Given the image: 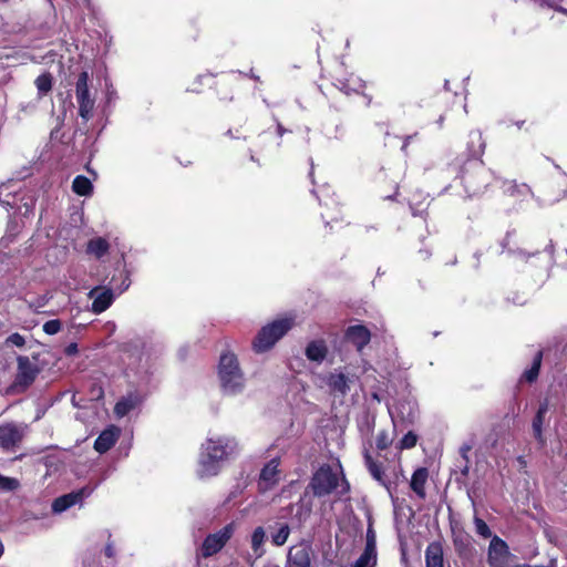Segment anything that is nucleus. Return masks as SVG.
<instances>
[{
	"label": "nucleus",
	"mask_w": 567,
	"mask_h": 567,
	"mask_svg": "<svg viewBox=\"0 0 567 567\" xmlns=\"http://www.w3.org/2000/svg\"><path fill=\"white\" fill-rule=\"evenodd\" d=\"M237 442L229 436L208 437L200 449L197 474L212 477L218 474L221 463L236 452Z\"/></svg>",
	"instance_id": "1"
},
{
	"label": "nucleus",
	"mask_w": 567,
	"mask_h": 567,
	"mask_svg": "<svg viewBox=\"0 0 567 567\" xmlns=\"http://www.w3.org/2000/svg\"><path fill=\"white\" fill-rule=\"evenodd\" d=\"M456 178L460 179L468 197H477L488 189L494 181L493 172L486 167L484 161H463V156L453 162Z\"/></svg>",
	"instance_id": "2"
},
{
	"label": "nucleus",
	"mask_w": 567,
	"mask_h": 567,
	"mask_svg": "<svg viewBox=\"0 0 567 567\" xmlns=\"http://www.w3.org/2000/svg\"><path fill=\"white\" fill-rule=\"evenodd\" d=\"M218 379L221 391L226 395H236L244 391V373L239 367L237 357L234 353L226 352L220 355Z\"/></svg>",
	"instance_id": "3"
},
{
	"label": "nucleus",
	"mask_w": 567,
	"mask_h": 567,
	"mask_svg": "<svg viewBox=\"0 0 567 567\" xmlns=\"http://www.w3.org/2000/svg\"><path fill=\"white\" fill-rule=\"evenodd\" d=\"M350 492V484L346 478L342 465L338 458L321 464V495L334 493L342 498Z\"/></svg>",
	"instance_id": "4"
},
{
	"label": "nucleus",
	"mask_w": 567,
	"mask_h": 567,
	"mask_svg": "<svg viewBox=\"0 0 567 567\" xmlns=\"http://www.w3.org/2000/svg\"><path fill=\"white\" fill-rule=\"evenodd\" d=\"M293 326L292 318H281L261 328L254 340V350L265 352L281 339Z\"/></svg>",
	"instance_id": "5"
},
{
	"label": "nucleus",
	"mask_w": 567,
	"mask_h": 567,
	"mask_svg": "<svg viewBox=\"0 0 567 567\" xmlns=\"http://www.w3.org/2000/svg\"><path fill=\"white\" fill-rule=\"evenodd\" d=\"M234 532L235 526L233 523H229L219 530L208 534L204 538L200 547L196 549V557L206 559L218 554L230 540Z\"/></svg>",
	"instance_id": "6"
},
{
	"label": "nucleus",
	"mask_w": 567,
	"mask_h": 567,
	"mask_svg": "<svg viewBox=\"0 0 567 567\" xmlns=\"http://www.w3.org/2000/svg\"><path fill=\"white\" fill-rule=\"evenodd\" d=\"M89 73L83 71L79 74L76 85H75V94L79 103V115L87 121L94 109V100L90 97L89 92Z\"/></svg>",
	"instance_id": "7"
},
{
	"label": "nucleus",
	"mask_w": 567,
	"mask_h": 567,
	"mask_svg": "<svg viewBox=\"0 0 567 567\" xmlns=\"http://www.w3.org/2000/svg\"><path fill=\"white\" fill-rule=\"evenodd\" d=\"M27 425L6 423L0 425V446L6 451H14L21 444Z\"/></svg>",
	"instance_id": "8"
},
{
	"label": "nucleus",
	"mask_w": 567,
	"mask_h": 567,
	"mask_svg": "<svg viewBox=\"0 0 567 567\" xmlns=\"http://www.w3.org/2000/svg\"><path fill=\"white\" fill-rule=\"evenodd\" d=\"M364 465L372 476L374 481H377L381 486H383L390 494L392 493V488L394 482H392L389 476L385 474L384 464L378 460H375L370 450L364 449L363 453Z\"/></svg>",
	"instance_id": "9"
},
{
	"label": "nucleus",
	"mask_w": 567,
	"mask_h": 567,
	"mask_svg": "<svg viewBox=\"0 0 567 567\" xmlns=\"http://www.w3.org/2000/svg\"><path fill=\"white\" fill-rule=\"evenodd\" d=\"M18 372L14 379V386L25 390L35 380L39 369L31 362L28 357L19 355L17 358Z\"/></svg>",
	"instance_id": "10"
},
{
	"label": "nucleus",
	"mask_w": 567,
	"mask_h": 567,
	"mask_svg": "<svg viewBox=\"0 0 567 567\" xmlns=\"http://www.w3.org/2000/svg\"><path fill=\"white\" fill-rule=\"evenodd\" d=\"M486 143L480 130H473L467 135L465 151L456 157L463 156V161H483Z\"/></svg>",
	"instance_id": "11"
},
{
	"label": "nucleus",
	"mask_w": 567,
	"mask_h": 567,
	"mask_svg": "<svg viewBox=\"0 0 567 567\" xmlns=\"http://www.w3.org/2000/svg\"><path fill=\"white\" fill-rule=\"evenodd\" d=\"M324 383L330 395L336 399H343L350 390L352 380L346 373L336 370L324 378Z\"/></svg>",
	"instance_id": "12"
},
{
	"label": "nucleus",
	"mask_w": 567,
	"mask_h": 567,
	"mask_svg": "<svg viewBox=\"0 0 567 567\" xmlns=\"http://www.w3.org/2000/svg\"><path fill=\"white\" fill-rule=\"evenodd\" d=\"M508 555L509 548L507 543L497 535H494L489 542L487 551V563L489 567H504Z\"/></svg>",
	"instance_id": "13"
},
{
	"label": "nucleus",
	"mask_w": 567,
	"mask_h": 567,
	"mask_svg": "<svg viewBox=\"0 0 567 567\" xmlns=\"http://www.w3.org/2000/svg\"><path fill=\"white\" fill-rule=\"evenodd\" d=\"M372 333L364 324L349 326L344 330L346 341L351 343L358 352H362V350L370 343Z\"/></svg>",
	"instance_id": "14"
},
{
	"label": "nucleus",
	"mask_w": 567,
	"mask_h": 567,
	"mask_svg": "<svg viewBox=\"0 0 567 567\" xmlns=\"http://www.w3.org/2000/svg\"><path fill=\"white\" fill-rule=\"evenodd\" d=\"M312 555L313 551L307 543L292 546L288 551L286 567H310Z\"/></svg>",
	"instance_id": "15"
},
{
	"label": "nucleus",
	"mask_w": 567,
	"mask_h": 567,
	"mask_svg": "<svg viewBox=\"0 0 567 567\" xmlns=\"http://www.w3.org/2000/svg\"><path fill=\"white\" fill-rule=\"evenodd\" d=\"M87 297L93 299L91 310L96 315L105 311L114 301L113 290L100 286L91 289Z\"/></svg>",
	"instance_id": "16"
},
{
	"label": "nucleus",
	"mask_w": 567,
	"mask_h": 567,
	"mask_svg": "<svg viewBox=\"0 0 567 567\" xmlns=\"http://www.w3.org/2000/svg\"><path fill=\"white\" fill-rule=\"evenodd\" d=\"M92 493V488L83 487L76 492H72L65 495H62L54 499L52 504V511L54 513H62L70 508L71 506L82 502V499L89 496Z\"/></svg>",
	"instance_id": "17"
},
{
	"label": "nucleus",
	"mask_w": 567,
	"mask_h": 567,
	"mask_svg": "<svg viewBox=\"0 0 567 567\" xmlns=\"http://www.w3.org/2000/svg\"><path fill=\"white\" fill-rule=\"evenodd\" d=\"M279 461L278 458H272L269 461L260 472L259 476V488L261 491H268L272 488L279 482V471H278Z\"/></svg>",
	"instance_id": "18"
},
{
	"label": "nucleus",
	"mask_w": 567,
	"mask_h": 567,
	"mask_svg": "<svg viewBox=\"0 0 567 567\" xmlns=\"http://www.w3.org/2000/svg\"><path fill=\"white\" fill-rule=\"evenodd\" d=\"M452 540L455 551L460 557H466L472 554V536L464 528L452 527Z\"/></svg>",
	"instance_id": "19"
},
{
	"label": "nucleus",
	"mask_w": 567,
	"mask_h": 567,
	"mask_svg": "<svg viewBox=\"0 0 567 567\" xmlns=\"http://www.w3.org/2000/svg\"><path fill=\"white\" fill-rule=\"evenodd\" d=\"M548 410H549V402H548V399H545L539 403L538 409H537V411L533 417V422H532L533 435H534L535 440L542 445H544L546 442L544 434H543V426L545 424L546 414H547Z\"/></svg>",
	"instance_id": "20"
},
{
	"label": "nucleus",
	"mask_w": 567,
	"mask_h": 567,
	"mask_svg": "<svg viewBox=\"0 0 567 567\" xmlns=\"http://www.w3.org/2000/svg\"><path fill=\"white\" fill-rule=\"evenodd\" d=\"M425 567H445L443 544L431 542L425 549Z\"/></svg>",
	"instance_id": "21"
},
{
	"label": "nucleus",
	"mask_w": 567,
	"mask_h": 567,
	"mask_svg": "<svg viewBox=\"0 0 567 567\" xmlns=\"http://www.w3.org/2000/svg\"><path fill=\"white\" fill-rule=\"evenodd\" d=\"M16 184L12 182L3 183L0 185V204L6 208H16L21 210V206H18L19 195L16 189Z\"/></svg>",
	"instance_id": "22"
},
{
	"label": "nucleus",
	"mask_w": 567,
	"mask_h": 567,
	"mask_svg": "<svg viewBox=\"0 0 567 567\" xmlns=\"http://www.w3.org/2000/svg\"><path fill=\"white\" fill-rule=\"evenodd\" d=\"M336 86L346 95L361 94L365 87V83L354 74H350L346 79H338Z\"/></svg>",
	"instance_id": "23"
},
{
	"label": "nucleus",
	"mask_w": 567,
	"mask_h": 567,
	"mask_svg": "<svg viewBox=\"0 0 567 567\" xmlns=\"http://www.w3.org/2000/svg\"><path fill=\"white\" fill-rule=\"evenodd\" d=\"M142 402L138 393L132 392L123 396L114 406V413L118 417H123L134 410Z\"/></svg>",
	"instance_id": "24"
},
{
	"label": "nucleus",
	"mask_w": 567,
	"mask_h": 567,
	"mask_svg": "<svg viewBox=\"0 0 567 567\" xmlns=\"http://www.w3.org/2000/svg\"><path fill=\"white\" fill-rule=\"evenodd\" d=\"M118 436V430L111 427L104 430L94 442V449L99 453L107 452L115 443Z\"/></svg>",
	"instance_id": "25"
},
{
	"label": "nucleus",
	"mask_w": 567,
	"mask_h": 567,
	"mask_svg": "<svg viewBox=\"0 0 567 567\" xmlns=\"http://www.w3.org/2000/svg\"><path fill=\"white\" fill-rule=\"evenodd\" d=\"M429 477V471L426 467L416 468L411 477L410 487L411 489L422 499L425 498V484Z\"/></svg>",
	"instance_id": "26"
},
{
	"label": "nucleus",
	"mask_w": 567,
	"mask_h": 567,
	"mask_svg": "<svg viewBox=\"0 0 567 567\" xmlns=\"http://www.w3.org/2000/svg\"><path fill=\"white\" fill-rule=\"evenodd\" d=\"M266 539H267L266 529L262 526L256 527L250 537V546H251V550H252V554L256 559H258L265 555Z\"/></svg>",
	"instance_id": "27"
},
{
	"label": "nucleus",
	"mask_w": 567,
	"mask_h": 567,
	"mask_svg": "<svg viewBox=\"0 0 567 567\" xmlns=\"http://www.w3.org/2000/svg\"><path fill=\"white\" fill-rule=\"evenodd\" d=\"M268 530L270 533L271 543L275 546L285 545L290 535V527L287 523L277 522L274 525H269Z\"/></svg>",
	"instance_id": "28"
},
{
	"label": "nucleus",
	"mask_w": 567,
	"mask_h": 567,
	"mask_svg": "<svg viewBox=\"0 0 567 567\" xmlns=\"http://www.w3.org/2000/svg\"><path fill=\"white\" fill-rule=\"evenodd\" d=\"M543 362V351L538 350L532 361V365L529 369L525 370L519 378V382H527L529 384L537 381L542 368Z\"/></svg>",
	"instance_id": "29"
},
{
	"label": "nucleus",
	"mask_w": 567,
	"mask_h": 567,
	"mask_svg": "<svg viewBox=\"0 0 567 567\" xmlns=\"http://www.w3.org/2000/svg\"><path fill=\"white\" fill-rule=\"evenodd\" d=\"M504 193L513 197H526L528 195H532V188L526 183L507 181L504 183Z\"/></svg>",
	"instance_id": "30"
},
{
	"label": "nucleus",
	"mask_w": 567,
	"mask_h": 567,
	"mask_svg": "<svg viewBox=\"0 0 567 567\" xmlns=\"http://www.w3.org/2000/svg\"><path fill=\"white\" fill-rule=\"evenodd\" d=\"M72 189L75 194L80 196H89L93 192V185L87 177L83 175H78L73 179Z\"/></svg>",
	"instance_id": "31"
},
{
	"label": "nucleus",
	"mask_w": 567,
	"mask_h": 567,
	"mask_svg": "<svg viewBox=\"0 0 567 567\" xmlns=\"http://www.w3.org/2000/svg\"><path fill=\"white\" fill-rule=\"evenodd\" d=\"M377 565V551L372 550V545L364 547L363 553L351 567H374Z\"/></svg>",
	"instance_id": "32"
},
{
	"label": "nucleus",
	"mask_w": 567,
	"mask_h": 567,
	"mask_svg": "<svg viewBox=\"0 0 567 567\" xmlns=\"http://www.w3.org/2000/svg\"><path fill=\"white\" fill-rule=\"evenodd\" d=\"M109 243L102 238H93L87 243V252L94 255L96 258H101L109 250Z\"/></svg>",
	"instance_id": "33"
},
{
	"label": "nucleus",
	"mask_w": 567,
	"mask_h": 567,
	"mask_svg": "<svg viewBox=\"0 0 567 567\" xmlns=\"http://www.w3.org/2000/svg\"><path fill=\"white\" fill-rule=\"evenodd\" d=\"M34 84L39 99H42L52 90L53 78L50 73H43L35 79Z\"/></svg>",
	"instance_id": "34"
},
{
	"label": "nucleus",
	"mask_w": 567,
	"mask_h": 567,
	"mask_svg": "<svg viewBox=\"0 0 567 567\" xmlns=\"http://www.w3.org/2000/svg\"><path fill=\"white\" fill-rule=\"evenodd\" d=\"M393 443V436L388 430H380L375 436V449L379 452L388 450Z\"/></svg>",
	"instance_id": "35"
},
{
	"label": "nucleus",
	"mask_w": 567,
	"mask_h": 567,
	"mask_svg": "<svg viewBox=\"0 0 567 567\" xmlns=\"http://www.w3.org/2000/svg\"><path fill=\"white\" fill-rule=\"evenodd\" d=\"M419 436L413 432L409 431L403 437L396 443L395 449L399 452L404 450L413 449L417 443Z\"/></svg>",
	"instance_id": "36"
},
{
	"label": "nucleus",
	"mask_w": 567,
	"mask_h": 567,
	"mask_svg": "<svg viewBox=\"0 0 567 567\" xmlns=\"http://www.w3.org/2000/svg\"><path fill=\"white\" fill-rule=\"evenodd\" d=\"M19 198H23L22 200H18V206H21V210H19V213L24 217H28L34 208L35 200L33 196H28L27 198L24 196H19Z\"/></svg>",
	"instance_id": "37"
},
{
	"label": "nucleus",
	"mask_w": 567,
	"mask_h": 567,
	"mask_svg": "<svg viewBox=\"0 0 567 567\" xmlns=\"http://www.w3.org/2000/svg\"><path fill=\"white\" fill-rule=\"evenodd\" d=\"M474 525L476 533L483 538L492 537V530L484 519L478 516H474Z\"/></svg>",
	"instance_id": "38"
},
{
	"label": "nucleus",
	"mask_w": 567,
	"mask_h": 567,
	"mask_svg": "<svg viewBox=\"0 0 567 567\" xmlns=\"http://www.w3.org/2000/svg\"><path fill=\"white\" fill-rule=\"evenodd\" d=\"M19 481L12 477H6L0 474V489L2 491H14L19 487Z\"/></svg>",
	"instance_id": "39"
},
{
	"label": "nucleus",
	"mask_w": 567,
	"mask_h": 567,
	"mask_svg": "<svg viewBox=\"0 0 567 567\" xmlns=\"http://www.w3.org/2000/svg\"><path fill=\"white\" fill-rule=\"evenodd\" d=\"M61 321L58 319L49 320L43 324V331L47 334L53 336L56 334L61 330Z\"/></svg>",
	"instance_id": "40"
},
{
	"label": "nucleus",
	"mask_w": 567,
	"mask_h": 567,
	"mask_svg": "<svg viewBox=\"0 0 567 567\" xmlns=\"http://www.w3.org/2000/svg\"><path fill=\"white\" fill-rule=\"evenodd\" d=\"M6 344L22 348L25 344V339L20 333L14 332L6 339Z\"/></svg>",
	"instance_id": "41"
},
{
	"label": "nucleus",
	"mask_w": 567,
	"mask_h": 567,
	"mask_svg": "<svg viewBox=\"0 0 567 567\" xmlns=\"http://www.w3.org/2000/svg\"><path fill=\"white\" fill-rule=\"evenodd\" d=\"M380 194L384 199H394V197L399 194V184L396 181H393L390 189H383L382 186H380Z\"/></svg>",
	"instance_id": "42"
},
{
	"label": "nucleus",
	"mask_w": 567,
	"mask_h": 567,
	"mask_svg": "<svg viewBox=\"0 0 567 567\" xmlns=\"http://www.w3.org/2000/svg\"><path fill=\"white\" fill-rule=\"evenodd\" d=\"M306 354H307L308 359H310L312 361H318L319 360V342L318 341L310 342L306 349Z\"/></svg>",
	"instance_id": "43"
},
{
	"label": "nucleus",
	"mask_w": 567,
	"mask_h": 567,
	"mask_svg": "<svg viewBox=\"0 0 567 567\" xmlns=\"http://www.w3.org/2000/svg\"><path fill=\"white\" fill-rule=\"evenodd\" d=\"M309 165H310V168H309V173H308V177L311 182V185L312 187L310 188V193L317 197V190H316V181H315V159L312 157L309 158Z\"/></svg>",
	"instance_id": "44"
},
{
	"label": "nucleus",
	"mask_w": 567,
	"mask_h": 567,
	"mask_svg": "<svg viewBox=\"0 0 567 567\" xmlns=\"http://www.w3.org/2000/svg\"><path fill=\"white\" fill-rule=\"evenodd\" d=\"M310 488L313 492V495H319V471H316L312 475V480L310 483Z\"/></svg>",
	"instance_id": "45"
},
{
	"label": "nucleus",
	"mask_w": 567,
	"mask_h": 567,
	"mask_svg": "<svg viewBox=\"0 0 567 567\" xmlns=\"http://www.w3.org/2000/svg\"><path fill=\"white\" fill-rule=\"evenodd\" d=\"M371 543L372 545V550L373 551H377V546H375V536H374V533L372 529H368L367 532V542H365V546H369Z\"/></svg>",
	"instance_id": "46"
},
{
	"label": "nucleus",
	"mask_w": 567,
	"mask_h": 567,
	"mask_svg": "<svg viewBox=\"0 0 567 567\" xmlns=\"http://www.w3.org/2000/svg\"><path fill=\"white\" fill-rule=\"evenodd\" d=\"M471 449H472V446L468 445V444H464V445L461 446L460 454H461V457H462L463 461L470 460L468 458V452L471 451Z\"/></svg>",
	"instance_id": "47"
},
{
	"label": "nucleus",
	"mask_w": 567,
	"mask_h": 567,
	"mask_svg": "<svg viewBox=\"0 0 567 567\" xmlns=\"http://www.w3.org/2000/svg\"><path fill=\"white\" fill-rule=\"evenodd\" d=\"M417 136V134H414V135H408L404 141H403V144H402V151L406 154L408 153V147L411 143L412 140H414L415 137Z\"/></svg>",
	"instance_id": "48"
},
{
	"label": "nucleus",
	"mask_w": 567,
	"mask_h": 567,
	"mask_svg": "<svg viewBox=\"0 0 567 567\" xmlns=\"http://www.w3.org/2000/svg\"><path fill=\"white\" fill-rule=\"evenodd\" d=\"M64 352L66 355H74L75 353H78V344L70 343L69 346H66Z\"/></svg>",
	"instance_id": "49"
},
{
	"label": "nucleus",
	"mask_w": 567,
	"mask_h": 567,
	"mask_svg": "<svg viewBox=\"0 0 567 567\" xmlns=\"http://www.w3.org/2000/svg\"><path fill=\"white\" fill-rule=\"evenodd\" d=\"M104 553L109 558H113L115 556V549L112 543L106 544Z\"/></svg>",
	"instance_id": "50"
},
{
	"label": "nucleus",
	"mask_w": 567,
	"mask_h": 567,
	"mask_svg": "<svg viewBox=\"0 0 567 567\" xmlns=\"http://www.w3.org/2000/svg\"><path fill=\"white\" fill-rule=\"evenodd\" d=\"M468 473H470V460H465L463 461V465L461 467V474L463 476H468Z\"/></svg>",
	"instance_id": "51"
},
{
	"label": "nucleus",
	"mask_w": 567,
	"mask_h": 567,
	"mask_svg": "<svg viewBox=\"0 0 567 567\" xmlns=\"http://www.w3.org/2000/svg\"><path fill=\"white\" fill-rule=\"evenodd\" d=\"M328 354V347L326 346L324 341L321 340V361L326 359Z\"/></svg>",
	"instance_id": "52"
},
{
	"label": "nucleus",
	"mask_w": 567,
	"mask_h": 567,
	"mask_svg": "<svg viewBox=\"0 0 567 567\" xmlns=\"http://www.w3.org/2000/svg\"><path fill=\"white\" fill-rule=\"evenodd\" d=\"M515 124L518 128H522L525 124V121H517Z\"/></svg>",
	"instance_id": "53"
},
{
	"label": "nucleus",
	"mask_w": 567,
	"mask_h": 567,
	"mask_svg": "<svg viewBox=\"0 0 567 567\" xmlns=\"http://www.w3.org/2000/svg\"><path fill=\"white\" fill-rule=\"evenodd\" d=\"M282 132H284L282 126H281L280 124H278V133H279L280 135H282Z\"/></svg>",
	"instance_id": "54"
},
{
	"label": "nucleus",
	"mask_w": 567,
	"mask_h": 567,
	"mask_svg": "<svg viewBox=\"0 0 567 567\" xmlns=\"http://www.w3.org/2000/svg\"><path fill=\"white\" fill-rule=\"evenodd\" d=\"M250 78L254 79V80H259V76L254 74V73H251Z\"/></svg>",
	"instance_id": "55"
},
{
	"label": "nucleus",
	"mask_w": 567,
	"mask_h": 567,
	"mask_svg": "<svg viewBox=\"0 0 567 567\" xmlns=\"http://www.w3.org/2000/svg\"><path fill=\"white\" fill-rule=\"evenodd\" d=\"M443 120H444V118H443V116L441 115V116H440V118H439V121H437L440 125H442Z\"/></svg>",
	"instance_id": "56"
},
{
	"label": "nucleus",
	"mask_w": 567,
	"mask_h": 567,
	"mask_svg": "<svg viewBox=\"0 0 567 567\" xmlns=\"http://www.w3.org/2000/svg\"><path fill=\"white\" fill-rule=\"evenodd\" d=\"M509 237H511V234L508 233V234L506 235V240H508V239H509Z\"/></svg>",
	"instance_id": "57"
}]
</instances>
